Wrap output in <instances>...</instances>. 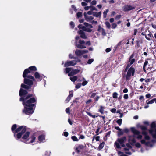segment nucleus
<instances>
[{"label":"nucleus","mask_w":156,"mask_h":156,"mask_svg":"<svg viewBox=\"0 0 156 156\" xmlns=\"http://www.w3.org/2000/svg\"><path fill=\"white\" fill-rule=\"evenodd\" d=\"M32 96V94H30L25 98L21 97L20 99V101L23 102V104L24 106L23 112L27 115L31 114L34 112V108L36 100L34 98H30Z\"/></svg>","instance_id":"f257e3e1"},{"label":"nucleus","mask_w":156,"mask_h":156,"mask_svg":"<svg viewBox=\"0 0 156 156\" xmlns=\"http://www.w3.org/2000/svg\"><path fill=\"white\" fill-rule=\"evenodd\" d=\"M140 128L142 130V134L144 136V139L140 141L141 143L147 147H153L156 143V140L151 139L146 131L147 130L146 126L142 125L140 126Z\"/></svg>","instance_id":"f03ea898"},{"label":"nucleus","mask_w":156,"mask_h":156,"mask_svg":"<svg viewBox=\"0 0 156 156\" xmlns=\"http://www.w3.org/2000/svg\"><path fill=\"white\" fill-rule=\"evenodd\" d=\"M17 127L16 124L13 125L11 128L12 131L14 133V136L16 139H20L26 130V126H21L16 129Z\"/></svg>","instance_id":"7ed1b4c3"},{"label":"nucleus","mask_w":156,"mask_h":156,"mask_svg":"<svg viewBox=\"0 0 156 156\" xmlns=\"http://www.w3.org/2000/svg\"><path fill=\"white\" fill-rule=\"evenodd\" d=\"M131 130L134 134V135L129 136L128 141L130 144H133L136 142V140L134 137L135 136L137 139H140L142 138V136L140 134V132L135 129V128H131Z\"/></svg>","instance_id":"20e7f679"},{"label":"nucleus","mask_w":156,"mask_h":156,"mask_svg":"<svg viewBox=\"0 0 156 156\" xmlns=\"http://www.w3.org/2000/svg\"><path fill=\"white\" fill-rule=\"evenodd\" d=\"M27 78L24 79V83L28 85H25L23 84H21V87L28 90L30 88L31 86L33 84V81L34 80V77L31 75H28L26 76Z\"/></svg>","instance_id":"39448f33"},{"label":"nucleus","mask_w":156,"mask_h":156,"mask_svg":"<svg viewBox=\"0 0 156 156\" xmlns=\"http://www.w3.org/2000/svg\"><path fill=\"white\" fill-rule=\"evenodd\" d=\"M30 134V133L28 131L25 133L23 135L21 141L27 144L34 142L35 139V137L33 136L30 138H29Z\"/></svg>","instance_id":"423d86ee"},{"label":"nucleus","mask_w":156,"mask_h":156,"mask_svg":"<svg viewBox=\"0 0 156 156\" xmlns=\"http://www.w3.org/2000/svg\"><path fill=\"white\" fill-rule=\"evenodd\" d=\"M126 138L125 136L123 137L120 138H118L117 140L119 143L121 145L122 147H124V150L125 151H127L131 148V145L127 143L126 144V146L124 144V143L126 141Z\"/></svg>","instance_id":"0eeeda50"},{"label":"nucleus","mask_w":156,"mask_h":156,"mask_svg":"<svg viewBox=\"0 0 156 156\" xmlns=\"http://www.w3.org/2000/svg\"><path fill=\"white\" fill-rule=\"evenodd\" d=\"M149 133L152 136V140H156V122H153L151 125V129L148 130Z\"/></svg>","instance_id":"6e6552de"},{"label":"nucleus","mask_w":156,"mask_h":156,"mask_svg":"<svg viewBox=\"0 0 156 156\" xmlns=\"http://www.w3.org/2000/svg\"><path fill=\"white\" fill-rule=\"evenodd\" d=\"M85 26H82L81 25H79L78 26V27L80 29H82L84 31H87L88 32H91L92 30L91 28H92V26L87 23H84Z\"/></svg>","instance_id":"1a4fd4ad"},{"label":"nucleus","mask_w":156,"mask_h":156,"mask_svg":"<svg viewBox=\"0 0 156 156\" xmlns=\"http://www.w3.org/2000/svg\"><path fill=\"white\" fill-rule=\"evenodd\" d=\"M66 72L67 73H69L68 76H71L79 73V70L77 69L74 70L71 68H66L65 69Z\"/></svg>","instance_id":"9d476101"},{"label":"nucleus","mask_w":156,"mask_h":156,"mask_svg":"<svg viewBox=\"0 0 156 156\" xmlns=\"http://www.w3.org/2000/svg\"><path fill=\"white\" fill-rule=\"evenodd\" d=\"M75 45L79 48H86L85 42L83 40H80L78 41H75Z\"/></svg>","instance_id":"9b49d317"},{"label":"nucleus","mask_w":156,"mask_h":156,"mask_svg":"<svg viewBox=\"0 0 156 156\" xmlns=\"http://www.w3.org/2000/svg\"><path fill=\"white\" fill-rule=\"evenodd\" d=\"M134 56V54L133 53L129 58L128 64L125 69V70L126 71H127V69L130 67V66L135 62V59L133 58Z\"/></svg>","instance_id":"f8f14e48"},{"label":"nucleus","mask_w":156,"mask_h":156,"mask_svg":"<svg viewBox=\"0 0 156 156\" xmlns=\"http://www.w3.org/2000/svg\"><path fill=\"white\" fill-rule=\"evenodd\" d=\"M134 68L131 67L128 70L127 74L126 76V80H129L130 79V77L131 76H133L135 72Z\"/></svg>","instance_id":"ddd939ff"},{"label":"nucleus","mask_w":156,"mask_h":156,"mask_svg":"<svg viewBox=\"0 0 156 156\" xmlns=\"http://www.w3.org/2000/svg\"><path fill=\"white\" fill-rule=\"evenodd\" d=\"M88 52V51L87 50L76 49L75 51V53L76 55L78 56H80L84 54L87 53Z\"/></svg>","instance_id":"4468645a"},{"label":"nucleus","mask_w":156,"mask_h":156,"mask_svg":"<svg viewBox=\"0 0 156 156\" xmlns=\"http://www.w3.org/2000/svg\"><path fill=\"white\" fill-rule=\"evenodd\" d=\"M77 62V61L75 60L67 61L64 64V66H73L75 65L76 64Z\"/></svg>","instance_id":"2eb2a0df"},{"label":"nucleus","mask_w":156,"mask_h":156,"mask_svg":"<svg viewBox=\"0 0 156 156\" xmlns=\"http://www.w3.org/2000/svg\"><path fill=\"white\" fill-rule=\"evenodd\" d=\"M84 16L85 20L88 22H90L94 18L92 16L88 15L86 12L84 13Z\"/></svg>","instance_id":"dca6fc26"},{"label":"nucleus","mask_w":156,"mask_h":156,"mask_svg":"<svg viewBox=\"0 0 156 156\" xmlns=\"http://www.w3.org/2000/svg\"><path fill=\"white\" fill-rule=\"evenodd\" d=\"M135 8L134 6L126 5L124 7L123 10L125 11H128L133 9Z\"/></svg>","instance_id":"f3484780"},{"label":"nucleus","mask_w":156,"mask_h":156,"mask_svg":"<svg viewBox=\"0 0 156 156\" xmlns=\"http://www.w3.org/2000/svg\"><path fill=\"white\" fill-rule=\"evenodd\" d=\"M33 73L30 69H29L28 68L27 69L25 70L23 72V77L24 78H25L27 76V75L28 73Z\"/></svg>","instance_id":"a211bd4d"},{"label":"nucleus","mask_w":156,"mask_h":156,"mask_svg":"<svg viewBox=\"0 0 156 156\" xmlns=\"http://www.w3.org/2000/svg\"><path fill=\"white\" fill-rule=\"evenodd\" d=\"M119 143L117 140L114 143V146L115 149L118 151V149H120L121 148V146L119 144Z\"/></svg>","instance_id":"6ab92c4d"},{"label":"nucleus","mask_w":156,"mask_h":156,"mask_svg":"<svg viewBox=\"0 0 156 156\" xmlns=\"http://www.w3.org/2000/svg\"><path fill=\"white\" fill-rule=\"evenodd\" d=\"M78 34L80 35V37L83 39L87 38V36L85 34V33L82 30H80L78 31Z\"/></svg>","instance_id":"aec40b11"},{"label":"nucleus","mask_w":156,"mask_h":156,"mask_svg":"<svg viewBox=\"0 0 156 156\" xmlns=\"http://www.w3.org/2000/svg\"><path fill=\"white\" fill-rule=\"evenodd\" d=\"M98 30L99 32L101 33L102 35L103 36L106 35V33L105 32V30L103 28L101 27L100 26H99L98 27Z\"/></svg>","instance_id":"412c9836"},{"label":"nucleus","mask_w":156,"mask_h":156,"mask_svg":"<svg viewBox=\"0 0 156 156\" xmlns=\"http://www.w3.org/2000/svg\"><path fill=\"white\" fill-rule=\"evenodd\" d=\"M45 141V135L44 133L40 135V143Z\"/></svg>","instance_id":"4be33fe9"},{"label":"nucleus","mask_w":156,"mask_h":156,"mask_svg":"<svg viewBox=\"0 0 156 156\" xmlns=\"http://www.w3.org/2000/svg\"><path fill=\"white\" fill-rule=\"evenodd\" d=\"M27 93V92L23 89L21 88L19 92V95L20 96L26 94Z\"/></svg>","instance_id":"5701e85b"},{"label":"nucleus","mask_w":156,"mask_h":156,"mask_svg":"<svg viewBox=\"0 0 156 156\" xmlns=\"http://www.w3.org/2000/svg\"><path fill=\"white\" fill-rule=\"evenodd\" d=\"M71 92L69 91V94L67 98L65 100V101L66 103H67L70 100L71 98L73 96V94L71 93Z\"/></svg>","instance_id":"b1692460"},{"label":"nucleus","mask_w":156,"mask_h":156,"mask_svg":"<svg viewBox=\"0 0 156 156\" xmlns=\"http://www.w3.org/2000/svg\"><path fill=\"white\" fill-rule=\"evenodd\" d=\"M84 146L82 145H79L76 149V151L78 153H79L80 151V150L83 149L84 148Z\"/></svg>","instance_id":"393cba45"},{"label":"nucleus","mask_w":156,"mask_h":156,"mask_svg":"<svg viewBox=\"0 0 156 156\" xmlns=\"http://www.w3.org/2000/svg\"><path fill=\"white\" fill-rule=\"evenodd\" d=\"M125 42H123V41H122L119 42L115 46V48L116 49L119 48L121 45H123L125 44Z\"/></svg>","instance_id":"a878e982"},{"label":"nucleus","mask_w":156,"mask_h":156,"mask_svg":"<svg viewBox=\"0 0 156 156\" xmlns=\"http://www.w3.org/2000/svg\"><path fill=\"white\" fill-rule=\"evenodd\" d=\"M93 15L94 16L96 17H98L101 16V12H93Z\"/></svg>","instance_id":"bb28decb"},{"label":"nucleus","mask_w":156,"mask_h":156,"mask_svg":"<svg viewBox=\"0 0 156 156\" xmlns=\"http://www.w3.org/2000/svg\"><path fill=\"white\" fill-rule=\"evenodd\" d=\"M105 107L100 106V109L99 110V111L102 114H103L104 111V110Z\"/></svg>","instance_id":"cd10ccee"},{"label":"nucleus","mask_w":156,"mask_h":156,"mask_svg":"<svg viewBox=\"0 0 156 156\" xmlns=\"http://www.w3.org/2000/svg\"><path fill=\"white\" fill-rule=\"evenodd\" d=\"M28 69L32 71L33 73L37 70V69L35 66H32L29 67Z\"/></svg>","instance_id":"c85d7f7f"},{"label":"nucleus","mask_w":156,"mask_h":156,"mask_svg":"<svg viewBox=\"0 0 156 156\" xmlns=\"http://www.w3.org/2000/svg\"><path fill=\"white\" fill-rule=\"evenodd\" d=\"M151 37L152 34L150 33H149L148 34L147 36H145V38L148 40H151Z\"/></svg>","instance_id":"c756f323"},{"label":"nucleus","mask_w":156,"mask_h":156,"mask_svg":"<svg viewBox=\"0 0 156 156\" xmlns=\"http://www.w3.org/2000/svg\"><path fill=\"white\" fill-rule=\"evenodd\" d=\"M70 79L72 82H74L77 79V77L76 76H75L72 77H70Z\"/></svg>","instance_id":"7c9ffc66"},{"label":"nucleus","mask_w":156,"mask_h":156,"mask_svg":"<svg viewBox=\"0 0 156 156\" xmlns=\"http://www.w3.org/2000/svg\"><path fill=\"white\" fill-rule=\"evenodd\" d=\"M118 154L119 156H127V155L125 154L123 152L120 151H118Z\"/></svg>","instance_id":"2f4dec72"},{"label":"nucleus","mask_w":156,"mask_h":156,"mask_svg":"<svg viewBox=\"0 0 156 156\" xmlns=\"http://www.w3.org/2000/svg\"><path fill=\"white\" fill-rule=\"evenodd\" d=\"M51 154V151L49 150H47L45 152L44 155L45 156H50Z\"/></svg>","instance_id":"473e14b6"},{"label":"nucleus","mask_w":156,"mask_h":156,"mask_svg":"<svg viewBox=\"0 0 156 156\" xmlns=\"http://www.w3.org/2000/svg\"><path fill=\"white\" fill-rule=\"evenodd\" d=\"M104 142H102V143H100L99 145V146L98 147V149L99 150L102 149V148H103L104 147Z\"/></svg>","instance_id":"72a5a7b5"},{"label":"nucleus","mask_w":156,"mask_h":156,"mask_svg":"<svg viewBox=\"0 0 156 156\" xmlns=\"http://www.w3.org/2000/svg\"><path fill=\"white\" fill-rule=\"evenodd\" d=\"M118 96V94L117 93L115 92L113 93L112 97L114 98H117Z\"/></svg>","instance_id":"f704fd0d"},{"label":"nucleus","mask_w":156,"mask_h":156,"mask_svg":"<svg viewBox=\"0 0 156 156\" xmlns=\"http://www.w3.org/2000/svg\"><path fill=\"white\" fill-rule=\"evenodd\" d=\"M155 100H156V99H152V100L150 101H149L147 102V104H152L154 102Z\"/></svg>","instance_id":"c9c22d12"},{"label":"nucleus","mask_w":156,"mask_h":156,"mask_svg":"<svg viewBox=\"0 0 156 156\" xmlns=\"http://www.w3.org/2000/svg\"><path fill=\"white\" fill-rule=\"evenodd\" d=\"M86 113L87 114V115H88L89 116H90L92 117L93 118H95L97 116H96L95 115H93L91 114V113L90 112H86Z\"/></svg>","instance_id":"e433bc0d"},{"label":"nucleus","mask_w":156,"mask_h":156,"mask_svg":"<svg viewBox=\"0 0 156 156\" xmlns=\"http://www.w3.org/2000/svg\"><path fill=\"white\" fill-rule=\"evenodd\" d=\"M122 119H119L116 121L117 123L119 124V126H120L122 124Z\"/></svg>","instance_id":"4c0bfd02"},{"label":"nucleus","mask_w":156,"mask_h":156,"mask_svg":"<svg viewBox=\"0 0 156 156\" xmlns=\"http://www.w3.org/2000/svg\"><path fill=\"white\" fill-rule=\"evenodd\" d=\"M109 10L108 9H106L105 11L103 12V17L104 18H106V15L107 13L108 12Z\"/></svg>","instance_id":"58836bf2"},{"label":"nucleus","mask_w":156,"mask_h":156,"mask_svg":"<svg viewBox=\"0 0 156 156\" xmlns=\"http://www.w3.org/2000/svg\"><path fill=\"white\" fill-rule=\"evenodd\" d=\"M71 138L73 141H77L78 140V139L75 136H72Z\"/></svg>","instance_id":"ea45409f"},{"label":"nucleus","mask_w":156,"mask_h":156,"mask_svg":"<svg viewBox=\"0 0 156 156\" xmlns=\"http://www.w3.org/2000/svg\"><path fill=\"white\" fill-rule=\"evenodd\" d=\"M90 9L91 11H92L93 10H95L96 11H98V10L94 6H92L91 5L90 6Z\"/></svg>","instance_id":"a19ab883"},{"label":"nucleus","mask_w":156,"mask_h":156,"mask_svg":"<svg viewBox=\"0 0 156 156\" xmlns=\"http://www.w3.org/2000/svg\"><path fill=\"white\" fill-rule=\"evenodd\" d=\"M94 61V59L93 58H90L88 60L87 63L88 64H90Z\"/></svg>","instance_id":"79ce46f5"},{"label":"nucleus","mask_w":156,"mask_h":156,"mask_svg":"<svg viewBox=\"0 0 156 156\" xmlns=\"http://www.w3.org/2000/svg\"><path fill=\"white\" fill-rule=\"evenodd\" d=\"M77 17L80 18L82 16V13L81 12H79L76 14Z\"/></svg>","instance_id":"37998d69"},{"label":"nucleus","mask_w":156,"mask_h":156,"mask_svg":"<svg viewBox=\"0 0 156 156\" xmlns=\"http://www.w3.org/2000/svg\"><path fill=\"white\" fill-rule=\"evenodd\" d=\"M148 64V62L146 60L145 61V62L144 63V64L143 66V69L144 70H145V67Z\"/></svg>","instance_id":"c03bdc74"},{"label":"nucleus","mask_w":156,"mask_h":156,"mask_svg":"<svg viewBox=\"0 0 156 156\" xmlns=\"http://www.w3.org/2000/svg\"><path fill=\"white\" fill-rule=\"evenodd\" d=\"M105 25L107 27L108 29H110L111 27L110 24L109 22H105Z\"/></svg>","instance_id":"a18cd8bd"},{"label":"nucleus","mask_w":156,"mask_h":156,"mask_svg":"<svg viewBox=\"0 0 156 156\" xmlns=\"http://www.w3.org/2000/svg\"><path fill=\"white\" fill-rule=\"evenodd\" d=\"M83 80L84 81L82 83V85L83 86H85L87 83V82L85 80L84 78H83Z\"/></svg>","instance_id":"49530a36"},{"label":"nucleus","mask_w":156,"mask_h":156,"mask_svg":"<svg viewBox=\"0 0 156 156\" xmlns=\"http://www.w3.org/2000/svg\"><path fill=\"white\" fill-rule=\"evenodd\" d=\"M34 76L36 78H39V74L37 72H36L34 74Z\"/></svg>","instance_id":"de8ad7c7"},{"label":"nucleus","mask_w":156,"mask_h":156,"mask_svg":"<svg viewBox=\"0 0 156 156\" xmlns=\"http://www.w3.org/2000/svg\"><path fill=\"white\" fill-rule=\"evenodd\" d=\"M123 98L125 99H127L129 98V96L128 94H125L123 96Z\"/></svg>","instance_id":"09e8293b"},{"label":"nucleus","mask_w":156,"mask_h":156,"mask_svg":"<svg viewBox=\"0 0 156 156\" xmlns=\"http://www.w3.org/2000/svg\"><path fill=\"white\" fill-rule=\"evenodd\" d=\"M117 27V25L115 23H113L112 24V27L113 29Z\"/></svg>","instance_id":"8fccbe9b"},{"label":"nucleus","mask_w":156,"mask_h":156,"mask_svg":"<svg viewBox=\"0 0 156 156\" xmlns=\"http://www.w3.org/2000/svg\"><path fill=\"white\" fill-rule=\"evenodd\" d=\"M66 113L69 114L70 113V108H67L66 110Z\"/></svg>","instance_id":"3c124183"},{"label":"nucleus","mask_w":156,"mask_h":156,"mask_svg":"<svg viewBox=\"0 0 156 156\" xmlns=\"http://www.w3.org/2000/svg\"><path fill=\"white\" fill-rule=\"evenodd\" d=\"M135 146L137 147L140 148L141 147V145L139 143H137L135 144Z\"/></svg>","instance_id":"603ef678"},{"label":"nucleus","mask_w":156,"mask_h":156,"mask_svg":"<svg viewBox=\"0 0 156 156\" xmlns=\"http://www.w3.org/2000/svg\"><path fill=\"white\" fill-rule=\"evenodd\" d=\"M70 24L72 28H73L74 27V22H71Z\"/></svg>","instance_id":"864d4df0"},{"label":"nucleus","mask_w":156,"mask_h":156,"mask_svg":"<svg viewBox=\"0 0 156 156\" xmlns=\"http://www.w3.org/2000/svg\"><path fill=\"white\" fill-rule=\"evenodd\" d=\"M96 1L95 0H93L91 2L90 4L91 5H95L96 4Z\"/></svg>","instance_id":"5fc2aeb1"},{"label":"nucleus","mask_w":156,"mask_h":156,"mask_svg":"<svg viewBox=\"0 0 156 156\" xmlns=\"http://www.w3.org/2000/svg\"><path fill=\"white\" fill-rule=\"evenodd\" d=\"M81 4L83 6H86L87 5V3L85 2H82L81 3Z\"/></svg>","instance_id":"6e6d98bb"},{"label":"nucleus","mask_w":156,"mask_h":156,"mask_svg":"<svg viewBox=\"0 0 156 156\" xmlns=\"http://www.w3.org/2000/svg\"><path fill=\"white\" fill-rule=\"evenodd\" d=\"M111 50V49L110 48H107L105 50V51L106 52L108 53Z\"/></svg>","instance_id":"4d7b16f0"},{"label":"nucleus","mask_w":156,"mask_h":156,"mask_svg":"<svg viewBox=\"0 0 156 156\" xmlns=\"http://www.w3.org/2000/svg\"><path fill=\"white\" fill-rule=\"evenodd\" d=\"M111 112L113 113H115L116 112V109L115 108H113L111 110Z\"/></svg>","instance_id":"13d9d810"},{"label":"nucleus","mask_w":156,"mask_h":156,"mask_svg":"<svg viewBox=\"0 0 156 156\" xmlns=\"http://www.w3.org/2000/svg\"><path fill=\"white\" fill-rule=\"evenodd\" d=\"M81 86V85L80 84H78L76 86V89H78Z\"/></svg>","instance_id":"bf43d9fd"},{"label":"nucleus","mask_w":156,"mask_h":156,"mask_svg":"<svg viewBox=\"0 0 156 156\" xmlns=\"http://www.w3.org/2000/svg\"><path fill=\"white\" fill-rule=\"evenodd\" d=\"M137 32V30L136 29H134V34L133 35H135L136 34Z\"/></svg>","instance_id":"052dcab7"},{"label":"nucleus","mask_w":156,"mask_h":156,"mask_svg":"<svg viewBox=\"0 0 156 156\" xmlns=\"http://www.w3.org/2000/svg\"><path fill=\"white\" fill-rule=\"evenodd\" d=\"M128 92V90L127 88H125L123 90L124 93H126Z\"/></svg>","instance_id":"680f3d73"},{"label":"nucleus","mask_w":156,"mask_h":156,"mask_svg":"<svg viewBox=\"0 0 156 156\" xmlns=\"http://www.w3.org/2000/svg\"><path fill=\"white\" fill-rule=\"evenodd\" d=\"M90 6H86L84 7V9L85 10H88L90 8Z\"/></svg>","instance_id":"e2e57ef3"},{"label":"nucleus","mask_w":156,"mask_h":156,"mask_svg":"<svg viewBox=\"0 0 156 156\" xmlns=\"http://www.w3.org/2000/svg\"><path fill=\"white\" fill-rule=\"evenodd\" d=\"M72 8L75 11H76L77 10L76 7L74 5H72Z\"/></svg>","instance_id":"0e129e2a"},{"label":"nucleus","mask_w":156,"mask_h":156,"mask_svg":"<svg viewBox=\"0 0 156 156\" xmlns=\"http://www.w3.org/2000/svg\"><path fill=\"white\" fill-rule=\"evenodd\" d=\"M91 101H92V100L91 99H89L86 101V103L87 104H89L91 102Z\"/></svg>","instance_id":"69168bd1"},{"label":"nucleus","mask_w":156,"mask_h":156,"mask_svg":"<svg viewBox=\"0 0 156 156\" xmlns=\"http://www.w3.org/2000/svg\"><path fill=\"white\" fill-rule=\"evenodd\" d=\"M123 131L124 132L126 133L129 131V129L127 128H126L124 129Z\"/></svg>","instance_id":"338daca9"},{"label":"nucleus","mask_w":156,"mask_h":156,"mask_svg":"<svg viewBox=\"0 0 156 156\" xmlns=\"http://www.w3.org/2000/svg\"><path fill=\"white\" fill-rule=\"evenodd\" d=\"M79 138L81 139H83L85 138V136L83 135H81L80 136Z\"/></svg>","instance_id":"774afa93"}]
</instances>
